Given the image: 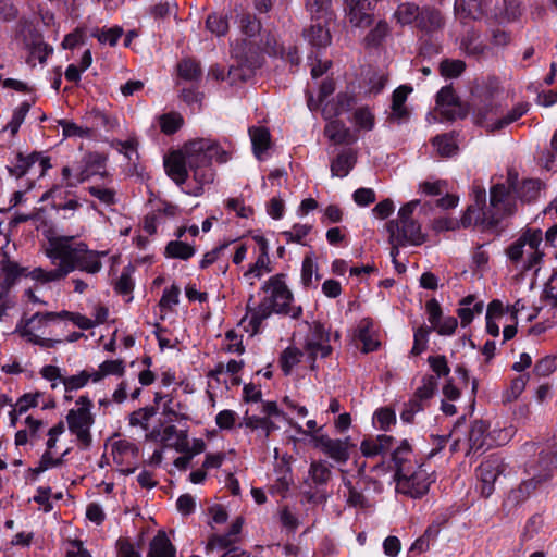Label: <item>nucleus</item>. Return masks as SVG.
<instances>
[{
    "label": "nucleus",
    "instance_id": "30",
    "mask_svg": "<svg viewBox=\"0 0 557 557\" xmlns=\"http://www.w3.org/2000/svg\"><path fill=\"white\" fill-rule=\"evenodd\" d=\"M483 301H475V297L473 295L462 298L459 301V308L457 310V314L461 321V326L465 327L470 324L475 315L483 312Z\"/></svg>",
    "mask_w": 557,
    "mask_h": 557
},
{
    "label": "nucleus",
    "instance_id": "4",
    "mask_svg": "<svg viewBox=\"0 0 557 557\" xmlns=\"http://www.w3.org/2000/svg\"><path fill=\"white\" fill-rule=\"evenodd\" d=\"M184 153L189 170L194 172V178L200 184L213 181V173L210 169L213 160L224 163L227 161V153L210 139H196L185 146Z\"/></svg>",
    "mask_w": 557,
    "mask_h": 557
},
{
    "label": "nucleus",
    "instance_id": "24",
    "mask_svg": "<svg viewBox=\"0 0 557 557\" xmlns=\"http://www.w3.org/2000/svg\"><path fill=\"white\" fill-rule=\"evenodd\" d=\"M436 104L438 107L446 108L442 113L448 120L465 116V114L460 112L459 99L455 95V90L451 86H445L437 92Z\"/></svg>",
    "mask_w": 557,
    "mask_h": 557
},
{
    "label": "nucleus",
    "instance_id": "33",
    "mask_svg": "<svg viewBox=\"0 0 557 557\" xmlns=\"http://www.w3.org/2000/svg\"><path fill=\"white\" fill-rule=\"evenodd\" d=\"M355 337L363 345V348H379L382 344L372 322L367 319L360 321Z\"/></svg>",
    "mask_w": 557,
    "mask_h": 557
},
{
    "label": "nucleus",
    "instance_id": "25",
    "mask_svg": "<svg viewBox=\"0 0 557 557\" xmlns=\"http://www.w3.org/2000/svg\"><path fill=\"white\" fill-rule=\"evenodd\" d=\"M146 557H176V547L163 530H159L149 543Z\"/></svg>",
    "mask_w": 557,
    "mask_h": 557
},
{
    "label": "nucleus",
    "instance_id": "9",
    "mask_svg": "<svg viewBox=\"0 0 557 557\" xmlns=\"http://www.w3.org/2000/svg\"><path fill=\"white\" fill-rule=\"evenodd\" d=\"M486 193L482 187L473 188V203L468 206L460 223L467 228L471 225L482 224L487 228H495L499 224V218L491 210H485Z\"/></svg>",
    "mask_w": 557,
    "mask_h": 557
},
{
    "label": "nucleus",
    "instance_id": "32",
    "mask_svg": "<svg viewBox=\"0 0 557 557\" xmlns=\"http://www.w3.org/2000/svg\"><path fill=\"white\" fill-rule=\"evenodd\" d=\"M163 399L161 393L154 395V406H148L133 411L129 414V425L141 426L145 431L148 430V421L158 412L159 404Z\"/></svg>",
    "mask_w": 557,
    "mask_h": 557
},
{
    "label": "nucleus",
    "instance_id": "12",
    "mask_svg": "<svg viewBox=\"0 0 557 557\" xmlns=\"http://www.w3.org/2000/svg\"><path fill=\"white\" fill-rule=\"evenodd\" d=\"M24 269L13 261L2 263L3 282L0 283V321L10 317V311L14 309V304L8 299V290L22 275Z\"/></svg>",
    "mask_w": 557,
    "mask_h": 557
},
{
    "label": "nucleus",
    "instance_id": "18",
    "mask_svg": "<svg viewBox=\"0 0 557 557\" xmlns=\"http://www.w3.org/2000/svg\"><path fill=\"white\" fill-rule=\"evenodd\" d=\"M394 442L395 438L392 435L367 436L360 443V451L366 458L382 456L392 448Z\"/></svg>",
    "mask_w": 557,
    "mask_h": 557
},
{
    "label": "nucleus",
    "instance_id": "21",
    "mask_svg": "<svg viewBox=\"0 0 557 557\" xmlns=\"http://www.w3.org/2000/svg\"><path fill=\"white\" fill-rule=\"evenodd\" d=\"M490 424L483 420H474L468 434L469 451L468 454L482 455L487 449L486 434Z\"/></svg>",
    "mask_w": 557,
    "mask_h": 557
},
{
    "label": "nucleus",
    "instance_id": "36",
    "mask_svg": "<svg viewBox=\"0 0 557 557\" xmlns=\"http://www.w3.org/2000/svg\"><path fill=\"white\" fill-rule=\"evenodd\" d=\"M332 0H308L307 9L311 13L314 21L329 23L333 20L334 14L331 9Z\"/></svg>",
    "mask_w": 557,
    "mask_h": 557
},
{
    "label": "nucleus",
    "instance_id": "17",
    "mask_svg": "<svg viewBox=\"0 0 557 557\" xmlns=\"http://www.w3.org/2000/svg\"><path fill=\"white\" fill-rule=\"evenodd\" d=\"M555 469H557V448L555 446L542 449L539 453L536 462L530 466V471L534 472L537 478L545 482L553 478Z\"/></svg>",
    "mask_w": 557,
    "mask_h": 557
},
{
    "label": "nucleus",
    "instance_id": "11",
    "mask_svg": "<svg viewBox=\"0 0 557 557\" xmlns=\"http://www.w3.org/2000/svg\"><path fill=\"white\" fill-rule=\"evenodd\" d=\"M333 350H283L280 357V367L284 375H289L295 366L306 361L311 370L315 368L318 354L320 358H327Z\"/></svg>",
    "mask_w": 557,
    "mask_h": 557
},
{
    "label": "nucleus",
    "instance_id": "53",
    "mask_svg": "<svg viewBox=\"0 0 557 557\" xmlns=\"http://www.w3.org/2000/svg\"><path fill=\"white\" fill-rule=\"evenodd\" d=\"M58 123L62 126L64 137H89L91 135L90 128H83L74 122L67 120H59Z\"/></svg>",
    "mask_w": 557,
    "mask_h": 557
},
{
    "label": "nucleus",
    "instance_id": "34",
    "mask_svg": "<svg viewBox=\"0 0 557 557\" xmlns=\"http://www.w3.org/2000/svg\"><path fill=\"white\" fill-rule=\"evenodd\" d=\"M249 135L252 143V149L255 156L261 160L262 153L270 147V132L262 126L259 127H250Z\"/></svg>",
    "mask_w": 557,
    "mask_h": 557
},
{
    "label": "nucleus",
    "instance_id": "7",
    "mask_svg": "<svg viewBox=\"0 0 557 557\" xmlns=\"http://www.w3.org/2000/svg\"><path fill=\"white\" fill-rule=\"evenodd\" d=\"M543 233L540 228H528L506 250L507 257L513 263L523 262L524 271L531 270L542 260L544 252L540 250Z\"/></svg>",
    "mask_w": 557,
    "mask_h": 557
},
{
    "label": "nucleus",
    "instance_id": "59",
    "mask_svg": "<svg viewBox=\"0 0 557 557\" xmlns=\"http://www.w3.org/2000/svg\"><path fill=\"white\" fill-rule=\"evenodd\" d=\"M354 120L359 128L370 131L374 126V116L367 108L358 109L354 114Z\"/></svg>",
    "mask_w": 557,
    "mask_h": 557
},
{
    "label": "nucleus",
    "instance_id": "28",
    "mask_svg": "<svg viewBox=\"0 0 557 557\" xmlns=\"http://www.w3.org/2000/svg\"><path fill=\"white\" fill-rule=\"evenodd\" d=\"M444 25L441 12L434 8L423 7L420 10L416 26L423 33L431 34L440 30Z\"/></svg>",
    "mask_w": 557,
    "mask_h": 557
},
{
    "label": "nucleus",
    "instance_id": "20",
    "mask_svg": "<svg viewBox=\"0 0 557 557\" xmlns=\"http://www.w3.org/2000/svg\"><path fill=\"white\" fill-rule=\"evenodd\" d=\"M187 159L184 152L174 151L164 160L166 174L177 184L182 185L188 177Z\"/></svg>",
    "mask_w": 557,
    "mask_h": 557
},
{
    "label": "nucleus",
    "instance_id": "63",
    "mask_svg": "<svg viewBox=\"0 0 557 557\" xmlns=\"http://www.w3.org/2000/svg\"><path fill=\"white\" fill-rule=\"evenodd\" d=\"M180 293V287L173 284L170 288L163 292V295L159 301V306L162 309H171L172 306L178 304Z\"/></svg>",
    "mask_w": 557,
    "mask_h": 557
},
{
    "label": "nucleus",
    "instance_id": "8",
    "mask_svg": "<svg viewBox=\"0 0 557 557\" xmlns=\"http://www.w3.org/2000/svg\"><path fill=\"white\" fill-rule=\"evenodd\" d=\"M436 480L434 472L429 473L419 465L417 469L412 467L410 472H406L395 479L396 492L401 493L414 499H420L430 491V486Z\"/></svg>",
    "mask_w": 557,
    "mask_h": 557
},
{
    "label": "nucleus",
    "instance_id": "61",
    "mask_svg": "<svg viewBox=\"0 0 557 557\" xmlns=\"http://www.w3.org/2000/svg\"><path fill=\"white\" fill-rule=\"evenodd\" d=\"M30 109V104L28 102H23L21 106L14 111L12 120L9 123V128L11 129V133L14 135L17 133L20 126L25 120V116L27 115L28 111Z\"/></svg>",
    "mask_w": 557,
    "mask_h": 557
},
{
    "label": "nucleus",
    "instance_id": "2",
    "mask_svg": "<svg viewBox=\"0 0 557 557\" xmlns=\"http://www.w3.org/2000/svg\"><path fill=\"white\" fill-rule=\"evenodd\" d=\"M63 320L71 321L74 325L83 330L94 326L91 319L79 313L69 311L57 312H37L30 318H22L16 324L14 333L18 334L26 343L40 347H51L55 344H62V338L51 337L50 326L58 324Z\"/></svg>",
    "mask_w": 557,
    "mask_h": 557
},
{
    "label": "nucleus",
    "instance_id": "54",
    "mask_svg": "<svg viewBox=\"0 0 557 557\" xmlns=\"http://www.w3.org/2000/svg\"><path fill=\"white\" fill-rule=\"evenodd\" d=\"M90 380V373L87 370L82 371L77 375H71L62 379V383L66 392L76 391L84 387Z\"/></svg>",
    "mask_w": 557,
    "mask_h": 557
},
{
    "label": "nucleus",
    "instance_id": "49",
    "mask_svg": "<svg viewBox=\"0 0 557 557\" xmlns=\"http://www.w3.org/2000/svg\"><path fill=\"white\" fill-rule=\"evenodd\" d=\"M183 125V119L177 113L163 114L160 117L161 131L166 135H172Z\"/></svg>",
    "mask_w": 557,
    "mask_h": 557
},
{
    "label": "nucleus",
    "instance_id": "5",
    "mask_svg": "<svg viewBox=\"0 0 557 557\" xmlns=\"http://www.w3.org/2000/svg\"><path fill=\"white\" fill-rule=\"evenodd\" d=\"M530 110V103L518 102L510 110L505 111L500 102L490 98L481 100L474 104L473 119L475 124L494 133L502 131L510 124L518 121Z\"/></svg>",
    "mask_w": 557,
    "mask_h": 557
},
{
    "label": "nucleus",
    "instance_id": "42",
    "mask_svg": "<svg viewBox=\"0 0 557 557\" xmlns=\"http://www.w3.org/2000/svg\"><path fill=\"white\" fill-rule=\"evenodd\" d=\"M37 158V152H33L27 157H24L22 153H18L16 158V164L12 166H7V169L11 176H15L17 178L22 177L36 163Z\"/></svg>",
    "mask_w": 557,
    "mask_h": 557
},
{
    "label": "nucleus",
    "instance_id": "15",
    "mask_svg": "<svg viewBox=\"0 0 557 557\" xmlns=\"http://www.w3.org/2000/svg\"><path fill=\"white\" fill-rule=\"evenodd\" d=\"M346 15L354 27L367 28L373 23L372 4L369 0H344Z\"/></svg>",
    "mask_w": 557,
    "mask_h": 557
},
{
    "label": "nucleus",
    "instance_id": "44",
    "mask_svg": "<svg viewBox=\"0 0 557 557\" xmlns=\"http://www.w3.org/2000/svg\"><path fill=\"white\" fill-rule=\"evenodd\" d=\"M309 474L315 485H325L331 479L330 467L322 460L310 463Z\"/></svg>",
    "mask_w": 557,
    "mask_h": 557
},
{
    "label": "nucleus",
    "instance_id": "23",
    "mask_svg": "<svg viewBox=\"0 0 557 557\" xmlns=\"http://www.w3.org/2000/svg\"><path fill=\"white\" fill-rule=\"evenodd\" d=\"M518 175L516 173H508V182L516 195L524 202L535 200L541 191V181L529 178L524 180L520 185H516Z\"/></svg>",
    "mask_w": 557,
    "mask_h": 557
},
{
    "label": "nucleus",
    "instance_id": "51",
    "mask_svg": "<svg viewBox=\"0 0 557 557\" xmlns=\"http://www.w3.org/2000/svg\"><path fill=\"white\" fill-rule=\"evenodd\" d=\"M436 388L437 377L433 375H425L422 379V385L417 388L413 395L420 399L428 400L434 395Z\"/></svg>",
    "mask_w": 557,
    "mask_h": 557
},
{
    "label": "nucleus",
    "instance_id": "45",
    "mask_svg": "<svg viewBox=\"0 0 557 557\" xmlns=\"http://www.w3.org/2000/svg\"><path fill=\"white\" fill-rule=\"evenodd\" d=\"M177 67L180 76L186 81H197L201 77V67L196 60L185 59Z\"/></svg>",
    "mask_w": 557,
    "mask_h": 557
},
{
    "label": "nucleus",
    "instance_id": "1",
    "mask_svg": "<svg viewBox=\"0 0 557 557\" xmlns=\"http://www.w3.org/2000/svg\"><path fill=\"white\" fill-rule=\"evenodd\" d=\"M73 236H55L50 238L47 256L58 267L50 271L35 268L29 272L28 276L35 281L48 283L64 278L75 269L91 274L98 273L102 268L100 261L101 253L89 250L83 242L73 243Z\"/></svg>",
    "mask_w": 557,
    "mask_h": 557
},
{
    "label": "nucleus",
    "instance_id": "60",
    "mask_svg": "<svg viewBox=\"0 0 557 557\" xmlns=\"http://www.w3.org/2000/svg\"><path fill=\"white\" fill-rule=\"evenodd\" d=\"M51 492L52 490L50 486H39L33 497V500L36 504L42 506L45 512H50L53 508L52 503L50 502Z\"/></svg>",
    "mask_w": 557,
    "mask_h": 557
},
{
    "label": "nucleus",
    "instance_id": "14",
    "mask_svg": "<svg viewBox=\"0 0 557 557\" xmlns=\"http://www.w3.org/2000/svg\"><path fill=\"white\" fill-rule=\"evenodd\" d=\"M312 441L315 448L339 465H345L350 458V453L347 451L345 442H342L341 438H331L326 434H320L313 435Z\"/></svg>",
    "mask_w": 557,
    "mask_h": 557
},
{
    "label": "nucleus",
    "instance_id": "10",
    "mask_svg": "<svg viewBox=\"0 0 557 557\" xmlns=\"http://www.w3.org/2000/svg\"><path fill=\"white\" fill-rule=\"evenodd\" d=\"M69 430L76 435L82 448L87 449L91 446L92 437L90 428L95 418L88 408L71 409L66 416Z\"/></svg>",
    "mask_w": 557,
    "mask_h": 557
},
{
    "label": "nucleus",
    "instance_id": "40",
    "mask_svg": "<svg viewBox=\"0 0 557 557\" xmlns=\"http://www.w3.org/2000/svg\"><path fill=\"white\" fill-rule=\"evenodd\" d=\"M164 255L168 258L188 260L195 255V248L181 240H171L165 246Z\"/></svg>",
    "mask_w": 557,
    "mask_h": 557
},
{
    "label": "nucleus",
    "instance_id": "57",
    "mask_svg": "<svg viewBox=\"0 0 557 557\" xmlns=\"http://www.w3.org/2000/svg\"><path fill=\"white\" fill-rule=\"evenodd\" d=\"M90 117L92 119V125L95 127H102L106 131H113L117 126V120L115 117H111L100 111H92L90 113Z\"/></svg>",
    "mask_w": 557,
    "mask_h": 557
},
{
    "label": "nucleus",
    "instance_id": "35",
    "mask_svg": "<svg viewBox=\"0 0 557 557\" xmlns=\"http://www.w3.org/2000/svg\"><path fill=\"white\" fill-rule=\"evenodd\" d=\"M500 459L498 457H491L476 468V476L481 482H496L497 478L502 473Z\"/></svg>",
    "mask_w": 557,
    "mask_h": 557
},
{
    "label": "nucleus",
    "instance_id": "52",
    "mask_svg": "<svg viewBox=\"0 0 557 557\" xmlns=\"http://www.w3.org/2000/svg\"><path fill=\"white\" fill-rule=\"evenodd\" d=\"M237 539L232 537L226 532L225 534H212L209 537V541L207 543L206 549L212 550L215 547L220 549H230L231 547H234L233 544L236 543Z\"/></svg>",
    "mask_w": 557,
    "mask_h": 557
},
{
    "label": "nucleus",
    "instance_id": "41",
    "mask_svg": "<svg viewBox=\"0 0 557 557\" xmlns=\"http://www.w3.org/2000/svg\"><path fill=\"white\" fill-rule=\"evenodd\" d=\"M421 8L414 3L406 2L398 5L394 13L395 18L401 25L417 23Z\"/></svg>",
    "mask_w": 557,
    "mask_h": 557
},
{
    "label": "nucleus",
    "instance_id": "47",
    "mask_svg": "<svg viewBox=\"0 0 557 557\" xmlns=\"http://www.w3.org/2000/svg\"><path fill=\"white\" fill-rule=\"evenodd\" d=\"M478 38L475 33H469L462 38L461 48L468 55L480 57L484 53L485 46Z\"/></svg>",
    "mask_w": 557,
    "mask_h": 557
},
{
    "label": "nucleus",
    "instance_id": "26",
    "mask_svg": "<svg viewBox=\"0 0 557 557\" xmlns=\"http://www.w3.org/2000/svg\"><path fill=\"white\" fill-rule=\"evenodd\" d=\"M357 162V151L351 148L342 149L331 162L333 176L345 177Z\"/></svg>",
    "mask_w": 557,
    "mask_h": 557
},
{
    "label": "nucleus",
    "instance_id": "38",
    "mask_svg": "<svg viewBox=\"0 0 557 557\" xmlns=\"http://www.w3.org/2000/svg\"><path fill=\"white\" fill-rule=\"evenodd\" d=\"M530 479L522 481L518 488L511 491V497L517 503L527 499L533 491H535L541 484L545 483V481L537 478L534 472L530 471Z\"/></svg>",
    "mask_w": 557,
    "mask_h": 557
},
{
    "label": "nucleus",
    "instance_id": "27",
    "mask_svg": "<svg viewBox=\"0 0 557 557\" xmlns=\"http://www.w3.org/2000/svg\"><path fill=\"white\" fill-rule=\"evenodd\" d=\"M356 103L354 95L348 92H339L336 98L329 101L323 108V115L325 119H334L352 109Z\"/></svg>",
    "mask_w": 557,
    "mask_h": 557
},
{
    "label": "nucleus",
    "instance_id": "19",
    "mask_svg": "<svg viewBox=\"0 0 557 557\" xmlns=\"http://www.w3.org/2000/svg\"><path fill=\"white\" fill-rule=\"evenodd\" d=\"M494 0H457L456 15L461 20H479L483 17Z\"/></svg>",
    "mask_w": 557,
    "mask_h": 557
},
{
    "label": "nucleus",
    "instance_id": "62",
    "mask_svg": "<svg viewBox=\"0 0 557 557\" xmlns=\"http://www.w3.org/2000/svg\"><path fill=\"white\" fill-rule=\"evenodd\" d=\"M543 520L540 515H533L527 520L524 531L521 534L522 541H529L533 539L535 534L539 533L540 529L542 528Z\"/></svg>",
    "mask_w": 557,
    "mask_h": 557
},
{
    "label": "nucleus",
    "instance_id": "3",
    "mask_svg": "<svg viewBox=\"0 0 557 557\" xmlns=\"http://www.w3.org/2000/svg\"><path fill=\"white\" fill-rule=\"evenodd\" d=\"M283 274H276L270 277L262 289L270 292L271 295L265 297L257 307H251L253 295H250L247 304L250 319L248 325L251 327L250 336L256 334L261 323L268 319L272 312L288 314L293 319H298L301 313V307H292L293 294L284 282Z\"/></svg>",
    "mask_w": 557,
    "mask_h": 557
},
{
    "label": "nucleus",
    "instance_id": "39",
    "mask_svg": "<svg viewBox=\"0 0 557 557\" xmlns=\"http://www.w3.org/2000/svg\"><path fill=\"white\" fill-rule=\"evenodd\" d=\"M396 413L394 409L389 407H381L373 413L372 423L373 426L381 431H389L393 425L396 424Z\"/></svg>",
    "mask_w": 557,
    "mask_h": 557
},
{
    "label": "nucleus",
    "instance_id": "56",
    "mask_svg": "<svg viewBox=\"0 0 557 557\" xmlns=\"http://www.w3.org/2000/svg\"><path fill=\"white\" fill-rule=\"evenodd\" d=\"M115 547L116 557H141V553L128 537H120Z\"/></svg>",
    "mask_w": 557,
    "mask_h": 557
},
{
    "label": "nucleus",
    "instance_id": "58",
    "mask_svg": "<svg viewBox=\"0 0 557 557\" xmlns=\"http://www.w3.org/2000/svg\"><path fill=\"white\" fill-rule=\"evenodd\" d=\"M239 27L245 35L252 37L259 33L261 25L251 14H244L240 16Z\"/></svg>",
    "mask_w": 557,
    "mask_h": 557
},
{
    "label": "nucleus",
    "instance_id": "22",
    "mask_svg": "<svg viewBox=\"0 0 557 557\" xmlns=\"http://www.w3.org/2000/svg\"><path fill=\"white\" fill-rule=\"evenodd\" d=\"M411 455L412 448L407 440H403L399 446L392 451L391 461L395 469L394 480L412 470Z\"/></svg>",
    "mask_w": 557,
    "mask_h": 557
},
{
    "label": "nucleus",
    "instance_id": "13",
    "mask_svg": "<svg viewBox=\"0 0 557 557\" xmlns=\"http://www.w3.org/2000/svg\"><path fill=\"white\" fill-rule=\"evenodd\" d=\"M511 189V187L507 188L504 184H496L490 190V207H485V210H491L493 214L499 218V221L516 211V205L510 196Z\"/></svg>",
    "mask_w": 557,
    "mask_h": 557
},
{
    "label": "nucleus",
    "instance_id": "48",
    "mask_svg": "<svg viewBox=\"0 0 557 557\" xmlns=\"http://www.w3.org/2000/svg\"><path fill=\"white\" fill-rule=\"evenodd\" d=\"M525 385H527V379L524 377V375H519V376L515 377L511 381L509 388H507L505 391V393L503 394V401L511 403V401L516 400L524 391Z\"/></svg>",
    "mask_w": 557,
    "mask_h": 557
},
{
    "label": "nucleus",
    "instance_id": "50",
    "mask_svg": "<svg viewBox=\"0 0 557 557\" xmlns=\"http://www.w3.org/2000/svg\"><path fill=\"white\" fill-rule=\"evenodd\" d=\"M466 64L461 60H444L440 64L441 74L445 77L454 78L461 75L465 71Z\"/></svg>",
    "mask_w": 557,
    "mask_h": 557
},
{
    "label": "nucleus",
    "instance_id": "6",
    "mask_svg": "<svg viewBox=\"0 0 557 557\" xmlns=\"http://www.w3.org/2000/svg\"><path fill=\"white\" fill-rule=\"evenodd\" d=\"M419 203V200L407 202L399 209L398 218L386 224L389 242H397L403 246H420L425 242L426 236L422 233L420 223L412 216Z\"/></svg>",
    "mask_w": 557,
    "mask_h": 557
},
{
    "label": "nucleus",
    "instance_id": "55",
    "mask_svg": "<svg viewBox=\"0 0 557 557\" xmlns=\"http://www.w3.org/2000/svg\"><path fill=\"white\" fill-rule=\"evenodd\" d=\"M311 231V225L307 224H295L290 231H285L282 235L286 238L287 243H297L305 245L302 239Z\"/></svg>",
    "mask_w": 557,
    "mask_h": 557
},
{
    "label": "nucleus",
    "instance_id": "31",
    "mask_svg": "<svg viewBox=\"0 0 557 557\" xmlns=\"http://www.w3.org/2000/svg\"><path fill=\"white\" fill-rule=\"evenodd\" d=\"M324 134L334 144H352L356 141V137L350 129L338 120L329 122L324 128Z\"/></svg>",
    "mask_w": 557,
    "mask_h": 557
},
{
    "label": "nucleus",
    "instance_id": "43",
    "mask_svg": "<svg viewBox=\"0 0 557 557\" xmlns=\"http://www.w3.org/2000/svg\"><path fill=\"white\" fill-rule=\"evenodd\" d=\"M206 28L216 36H224L228 32L227 17L219 13H210L206 20Z\"/></svg>",
    "mask_w": 557,
    "mask_h": 557
},
{
    "label": "nucleus",
    "instance_id": "46",
    "mask_svg": "<svg viewBox=\"0 0 557 557\" xmlns=\"http://www.w3.org/2000/svg\"><path fill=\"white\" fill-rule=\"evenodd\" d=\"M432 144L436 148L437 153L442 157H450L455 154L458 149L454 139L446 134L434 137Z\"/></svg>",
    "mask_w": 557,
    "mask_h": 557
},
{
    "label": "nucleus",
    "instance_id": "37",
    "mask_svg": "<svg viewBox=\"0 0 557 557\" xmlns=\"http://www.w3.org/2000/svg\"><path fill=\"white\" fill-rule=\"evenodd\" d=\"M391 28L386 21L380 20L376 25L366 35L363 42L367 48H376L382 45L389 35Z\"/></svg>",
    "mask_w": 557,
    "mask_h": 557
},
{
    "label": "nucleus",
    "instance_id": "16",
    "mask_svg": "<svg viewBox=\"0 0 557 557\" xmlns=\"http://www.w3.org/2000/svg\"><path fill=\"white\" fill-rule=\"evenodd\" d=\"M411 91L412 88L407 85H401L394 90L392 95L391 113L387 116L389 123L403 124L410 119V110L405 103Z\"/></svg>",
    "mask_w": 557,
    "mask_h": 557
},
{
    "label": "nucleus",
    "instance_id": "64",
    "mask_svg": "<svg viewBox=\"0 0 557 557\" xmlns=\"http://www.w3.org/2000/svg\"><path fill=\"white\" fill-rule=\"evenodd\" d=\"M237 413L231 409L221 410L215 417V423L221 430H231L236 422Z\"/></svg>",
    "mask_w": 557,
    "mask_h": 557
},
{
    "label": "nucleus",
    "instance_id": "29",
    "mask_svg": "<svg viewBox=\"0 0 557 557\" xmlns=\"http://www.w3.org/2000/svg\"><path fill=\"white\" fill-rule=\"evenodd\" d=\"M329 23L315 21L310 27L304 29L305 39L317 48H325L331 44V34L327 28Z\"/></svg>",
    "mask_w": 557,
    "mask_h": 557
}]
</instances>
